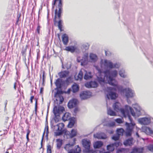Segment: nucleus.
I'll return each mask as SVG.
<instances>
[{"label": "nucleus", "instance_id": "nucleus-1", "mask_svg": "<svg viewBox=\"0 0 153 153\" xmlns=\"http://www.w3.org/2000/svg\"><path fill=\"white\" fill-rule=\"evenodd\" d=\"M121 105L118 102H116L114 103L113 105L114 109L117 112H120L121 114L124 117H128L131 123L126 122V135L127 137L131 136L133 131L135 125L134 123H132L133 120L130 116L129 115V111L127 109L121 108Z\"/></svg>", "mask_w": 153, "mask_h": 153}, {"label": "nucleus", "instance_id": "nucleus-2", "mask_svg": "<svg viewBox=\"0 0 153 153\" xmlns=\"http://www.w3.org/2000/svg\"><path fill=\"white\" fill-rule=\"evenodd\" d=\"M53 7L54 8L55 5L56 4L57 2H58V5L56 6V8L55 10V16L54 19V24H55L57 23L56 18L57 17L59 20L58 23V27L60 30V31L62 30V21L60 19L61 17V14L62 13V1L63 0H53Z\"/></svg>", "mask_w": 153, "mask_h": 153}, {"label": "nucleus", "instance_id": "nucleus-3", "mask_svg": "<svg viewBox=\"0 0 153 153\" xmlns=\"http://www.w3.org/2000/svg\"><path fill=\"white\" fill-rule=\"evenodd\" d=\"M105 74L104 78L102 79L101 78H98L99 82L100 83H101L102 82L104 83L105 82V78L106 77L108 83L110 85L113 86L115 85H112L111 83H114V81L113 80H115L117 83V82L114 79H113L114 77H116L117 74V71L114 70L112 71L110 73L109 70H106L104 71Z\"/></svg>", "mask_w": 153, "mask_h": 153}, {"label": "nucleus", "instance_id": "nucleus-4", "mask_svg": "<svg viewBox=\"0 0 153 153\" xmlns=\"http://www.w3.org/2000/svg\"><path fill=\"white\" fill-rule=\"evenodd\" d=\"M113 81H114V82L111 83V84L115 86V90L118 89V90L121 92H125V96L127 98L132 97L134 96V92L131 89L129 88H123L122 86L118 85V83L115 80H114Z\"/></svg>", "mask_w": 153, "mask_h": 153}, {"label": "nucleus", "instance_id": "nucleus-5", "mask_svg": "<svg viewBox=\"0 0 153 153\" xmlns=\"http://www.w3.org/2000/svg\"><path fill=\"white\" fill-rule=\"evenodd\" d=\"M113 88L111 87H108L107 91L109 92L108 94H107L106 96L108 99H109V97L111 99H115L118 97V95L115 92H112L113 91H116L118 89L116 90H115V88H116L115 86H114Z\"/></svg>", "mask_w": 153, "mask_h": 153}, {"label": "nucleus", "instance_id": "nucleus-6", "mask_svg": "<svg viewBox=\"0 0 153 153\" xmlns=\"http://www.w3.org/2000/svg\"><path fill=\"white\" fill-rule=\"evenodd\" d=\"M63 92L62 91L57 89L54 95V97L56 98V100L57 102L59 101V104H62L64 100V98L62 96Z\"/></svg>", "mask_w": 153, "mask_h": 153}, {"label": "nucleus", "instance_id": "nucleus-7", "mask_svg": "<svg viewBox=\"0 0 153 153\" xmlns=\"http://www.w3.org/2000/svg\"><path fill=\"white\" fill-rule=\"evenodd\" d=\"M76 129H73L70 132L69 131H66L65 132V135L66 136L67 138H72L76 136L77 134Z\"/></svg>", "mask_w": 153, "mask_h": 153}, {"label": "nucleus", "instance_id": "nucleus-8", "mask_svg": "<svg viewBox=\"0 0 153 153\" xmlns=\"http://www.w3.org/2000/svg\"><path fill=\"white\" fill-rule=\"evenodd\" d=\"M58 128L57 130L58 131L55 132V135L59 136L62 134L63 133L62 129L64 127V124L63 123H60L56 125Z\"/></svg>", "mask_w": 153, "mask_h": 153}, {"label": "nucleus", "instance_id": "nucleus-9", "mask_svg": "<svg viewBox=\"0 0 153 153\" xmlns=\"http://www.w3.org/2000/svg\"><path fill=\"white\" fill-rule=\"evenodd\" d=\"M104 65L107 68L111 69L118 68V65L117 64H113L111 61L107 60H104Z\"/></svg>", "mask_w": 153, "mask_h": 153}, {"label": "nucleus", "instance_id": "nucleus-10", "mask_svg": "<svg viewBox=\"0 0 153 153\" xmlns=\"http://www.w3.org/2000/svg\"><path fill=\"white\" fill-rule=\"evenodd\" d=\"M64 108L61 106H55L53 108V112L55 116H59L60 112L63 111Z\"/></svg>", "mask_w": 153, "mask_h": 153}, {"label": "nucleus", "instance_id": "nucleus-11", "mask_svg": "<svg viewBox=\"0 0 153 153\" xmlns=\"http://www.w3.org/2000/svg\"><path fill=\"white\" fill-rule=\"evenodd\" d=\"M78 102V100L76 99H73L70 100L68 102V106L70 108L75 107L77 106Z\"/></svg>", "mask_w": 153, "mask_h": 153}, {"label": "nucleus", "instance_id": "nucleus-12", "mask_svg": "<svg viewBox=\"0 0 153 153\" xmlns=\"http://www.w3.org/2000/svg\"><path fill=\"white\" fill-rule=\"evenodd\" d=\"M73 142L72 143L70 142L67 144H66L65 147V149L67 151H69V150H71L73 146L76 143V139H74L72 140Z\"/></svg>", "mask_w": 153, "mask_h": 153}, {"label": "nucleus", "instance_id": "nucleus-13", "mask_svg": "<svg viewBox=\"0 0 153 153\" xmlns=\"http://www.w3.org/2000/svg\"><path fill=\"white\" fill-rule=\"evenodd\" d=\"M85 86L88 88H96L98 85V83L95 81H91L89 82L86 83L85 84Z\"/></svg>", "mask_w": 153, "mask_h": 153}, {"label": "nucleus", "instance_id": "nucleus-14", "mask_svg": "<svg viewBox=\"0 0 153 153\" xmlns=\"http://www.w3.org/2000/svg\"><path fill=\"white\" fill-rule=\"evenodd\" d=\"M119 145V143H114L110 144L107 146V150L109 152H112L114 149V146H118Z\"/></svg>", "mask_w": 153, "mask_h": 153}, {"label": "nucleus", "instance_id": "nucleus-15", "mask_svg": "<svg viewBox=\"0 0 153 153\" xmlns=\"http://www.w3.org/2000/svg\"><path fill=\"white\" fill-rule=\"evenodd\" d=\"M94 136L95 138L98 139H105L107 138L106 134L105 133L102 132L97 133L94 135Z\"/></svg>", "mask_w": 153, "mask_h": 153}, {"label": "nucleus", "instance_id": "nucleus-16", "mask_svg": "<svg viewBox=\"0 0 153 153\" xmlns=\"http://www.w3.org/2000/svg\"><path fill=\"white\" fill-rule=\"evenodd\" d=\"M82 144L84 147L85 149L89 150L90 148L91 143L89 141L84 139L82 140Z\"/></svg>", "mask_w": 153, "mask_h": 153}, {"label": "nucleus", "instance_id": "nucleus-17", "mask_svg": "<svg viewBox=\"0 0 153 153\" xmlns=\"http://www.w3.org/2000/svg\"><path fill=\"white\" fill-rule=\"evenodd\" d=\"M133 138H130L126 140L123 142L124 144L126 146H131L133 144Z\"/></svg>", "mask_w": 153, "mask_h": 153}, {"label": "nucleus", "instance_id": "nucleus-18", "mask_svg": "<svg viewBox=\"0 0 153 153\" xmlns=\"http://www.w3.org/2000/svg\"><path fill=\"white\" fill-rule=\"evenodd\" d=\"M69 73V72L68 71H65L60 72L59 75L60 78H65L68 75Z\"/></svg>", "mask_w": 153, "mask_h": 153}, {"label": "nucleus", "instance_id": "nucleus-19", "mask_svg": "<svg viewBox=\"0 0 153 153\" xmlns=\"http://www.w3.org/2000/svg\"><path fill=\"white\" fill-rule=\"evenodd\" d=\"M62 41L64 45H67L68 42V38L66 34H64L62 36Z\"/></svg>", "mask_w": 153, "mask_h": 153}, {"label": "nucleus", "instance_id": "nucleus-20", "mask_svg": "<svg viewBox=\"0 0 153 153\" xmlns=\"http://www.w3.org/2000/svg\"><path fill=\"white\" fill-rule=\"evenodd\" d=\"M76 49V48L74 46H69L66 47L65 50L71 52V53H74Z\"/></svg>", "mask_w": 153, "mask_h": 153}, {"label": "nucleus", "instance_id": "nucleus-21", "mask_svg": "<svg viewBox=\"0 0 153 153\" xmlns=\"http://www.w3.org/2000/svg\"><path fill=\"white\" fill-rule=\"evenodd\" d=\"M88 93V92L87 91L83 92L80 94V97L84 100L88 98L89 97Z\"/></svg>", "mask_w": 153, "mask_h": 153}, {"label": "nucleus", "instance_id": "nucleus-22", "mask_svg": "<svg viewBox=\"0 0 153 153\" xmlns=\"http://www.w3.org/2000/svg\"><path fill=\"white\" fill-rule=\"evenodd\" d=\"M72 90L73 93L78 91L79 89V86L76 83H74L72 86Z\"/></svg>", "mask_w": 153, "mask_h": 153}, {"label": "nucleus", "instance_id": "nucleus-23", "mask_svg": "<svg viewBox=\"0 0 153 153\" xmlns=\"http://www.w3.org/2000/svg\"><path fill=\"white\" fill-rule=\"evenodd\" d=\"M103 145L101 141H97L95 142L94 144V146L95 148H99L101 147Z\"/></svg>", "mask_w": 153, "mask_h": 153}, {"label": "nucleus", "instance_id": "nucleus-24", "mask_svg": "<svg viewBox=\"0 0 153 153\" xmlns=\"http://www.w3.org/2000/svg\"><path fill=\"white\" fill-rule=\"evenodd\" d=\"M88 54H85L83 57L84 60H83V59L81 60V65H84L87 63L88 61Z\"/></svg>", "mask_w": 153, "mask_h": 153}, {"label": "nucleus", "instance_id": "nucleus-25", "mask_svg": "<svg viewBox=\"0 0 153 153\" xmlns=\"http://www.w3.org/2000/svg\"><path fill=\"white\" fill-rule=\"evenodd\" d=\"M74 77L75 79L76 80H81L83 77L82 72L81 71H80L79 72L78 75L77 76H75Z\"/></svg>", "mask_w": 153, "mask_h": 153}, {"label": "nucleus", "instance_id": "nucleus-26", "mask_svg": "<svg viewBox=\"0 0 153 153\" xmlns=\"http://www.w3.org/2000/svg\"><path fill=\"white\" fill-rule=\"evenodd\" d=\"M62 82V80L59 78H58L56 79L55 82V84L57 88H61L62 87L61 84Z\"/></svg>", "mask_w": 153, "mask_h": 153}, {"label": "nucleus", "instance_id": "nucleus-27", "mask_svg": "<svg viewBox=\"0 0 153 153\" xmlns=\"http://www.w3.org/2000/svg\"><path fill=\"white\" fill-rule=\"evenodd\" d=\"M92 77L91 72H87L86 71V73L84 76L85 79L87 80L91 79Z\"/></svg>", "mask_w": 153, "mask_h": 153}, {"label": "nucleus", "instance_id": "nucleus-28", "mask_svg": "<svg viewBox=\"0 0 153 153\" xmlns=\"http://www.w3.org/2000/svg\"><path fill=\"white\" fill-rule=\"evenodd\" d=\"M56 147L57 148L59 149L61 147L62 145V140L60 139H58L56 140Z\"/></svg>", "mask_w": 153, "mask_h": 153}, {"label": "nucleus", "instance_id": "nucleus-29", "mask_svg": "<svg viewBox=\"0 0 153 153\" xmlns=\"http://www.w3.org/2000/svg\"><path fill=\"white\" fill-rule=\"evenodd\" d=\"M65 82L67 85H68L73 82V78L71 76H69L66 79Z\"/></svg>", "mask_w": 153, "mask_h": 153}, {"label": "nucleus", "instance_id": "nucleus-30", "mask_svg": "<svg viewBox=\"0 0 153 153\" xmlns=\"http://www.w3.org/2000/svg\"><path fill=\"white\" fill-rule=\"evenodd\" d=\"M143 149L140 148H134L131 153H141L142 152Z\"/></svg>", "mask_w": 153, "mask_h": 153}, {"label": "nucleus", "instance_id": "nucleus-31", "mask_svg": "<svg viewBox=\"0 0 153 153\" xmlns=\"http://www.w3.org/2000/svg\"><path fill=\"white\" fill-rule=\"evenodd\" d=\"M125 107L126 108V109H127L128 111H129V110L128 109V108L129 109L130 111L131 114L133 116L135 117V113L134 112V110L132 109V108L131 107H129L127 105H125ZM129 115L130 116L129 114Z\"/></svg>", "mask_w": 153, "mask_h": 153}, {"label": "nucleus", "instance_id": "nucleus-32", "mask_svg": "<svg viewBox=\"0 0 153 153\" xmlns=\"http://www.w3.org/2000/svg\"><path fill=\"white\" fill-rule=\"evenodd\" d=\"M124 131V130L123 128L117 129V130L116 134L119 137L120 136H123Z\"/></svg>", "mask_w": 153, "mask_h": 153}, {"label": "nucleus", "instance_id": "nucleus-33", "mask_svg": "<svg viewBox=\"0 0 153 153\" xmlns=\"http://www.w3.org/2000/svg\"><path fill=\"white\" fill-rule=\"evenodd\" d=\"M90 57L91 60L94 62L96 61L97 59V56L95 54L93 53L90 54Z\"/></svg>", "mask_w": 153, "mask_h": 153}, {"label": "nucleus", "instance_id": "nucleus-34", "mask_svg": "<svg viewBox=\"0 0 153 153\" xmlns=\"http://www.w3.org/2000/svg\"><path fill=\"white\" fill-rule=\"evenodd\" d=\"M27 46L26 45L25 47H23L21 51V53L22 56H25L26 53L27 51Z\"/></svg>", "mask_w": 153, "mask_h": 153}, {"label": "nucleus", "instance_id": "nucleus-35", "mask_svg": "<svg viewBox=\"0 0 153 153\" xmlns=\"http://www.w3.org/2000/svg\"><path fill=\"white\" fill-rule=\"evenodd\" d=\"M45 132H46V133H47V134L48 133V126H46L45 127V130L43 132L42 138V139L41 141V144L42 146L43 137H44L45 133Z\"/></svg>", "mask_w": 153, "mask_h": 153}, {"label": "nucleus", "instance_id": "nucleus-36", "mask_svg": "<svg viewBox=\"0 0 153 153\" xmlns=\"http://www.w3.org/2000/svg\"><path fill=\"white\" fill-rule=\"evenodd\" d=\"M108 114L111 116H115L116 115V114L115 112L113 111L111 109H109L108 110Z\"/></svg>", "mask_w": 153, "mask_h": 153}, {"label": "nucleus", "instance_id": "nucleus-37", "mask_svg": "<svg viewBox=\"0 0 153 153\" xmlns=\"http://www.w3.org/2000/svg\"><path fill=\"white\" fill-rule=\"evenodd\" d=\"M145 132L147 134L152 133L153 131L152 129L149 127H146L145 129Z\"/></svg>", "mask_w": 153, "mask_h": 153}, {"label": "nucleus", "instance_id": "nucleus-38", "mask_svg": "<svg viewBox=\"0 0 153 153\" xmlns=\"http://www.w3.org/2000/svg\"><path fill=\"white\" fill-rule=\"evenodd\" d=\"M141 120L142 123L144 125H147L149 123V120L147 118H143Z\"/></svg>", "mask_w": 153, "mask_h": 153}, {"label": "nucleus", "instance_id": "nucleus-39", "mask_svg": "<svg viewBox=\"0 0 153 153\" xmlns=\"http://www.w3.org/2000/svg\"><path fill=\"white\" fill-rule=\"evenodd\" d=\"M89 46L90 45L88 43H85L82 44V47L83 48L87 50L88 49Z\"/></svg>", "mask_w": 153, "mask_h": 153}, {"label": "nucleus", "instance_id": "nucleus-40", "mask_svg": "<svg viewBox=\"0 0 153 153\" xmlns=\"http://www.w3.org/2000/svg\"><path fill=\"white\" fill-rule=\"evenodd\" d=\"M75 153H79L81 152V149L78 146H76L75 149L74 150Z\"/></svg>", "mask_w": 153, "mask_h": 153}, {"label": "nucleus", "instance_id": "nucleus-41", "mask_svg": "<svg viewBox=\"0 0 153 153\" xmlns=\"http://www.w3.org/2000/svg\"><path fill=\"white\" fill-rule=\"evenodd\" d=\"M119 75L120 76L123 77L125 78L126 77V75L125 74V71L123 70H121L119 71Z\"/></svg>", "mask_w": 153, "mask_h": 153}, {"label": "nucleus", "instance_id": "nucleus-42", "mask_svg": "<svg viewBox=\"0 0 153 153\" xmlns=\"http://www.w3.org/2000/svg\"><path fill=\"white\" fill-rule=\"evenodd\" d=\"M74 124V122L73 120H71L68 124V127L71 128L73 127Z\"/></svg>", "mask_w": 153, "mask_h": 153}, {"label": "nucleus", "instance_id": "nucleus-43", "mask_svg": "<svg viewBox=\"0 0 153 153\" xmlns=\"http://www.w3.org/2000/svg\"><path fill=\"white\" fill-rule=\"evenodd\" d=\"M41 28V26H40L39 23H38L37 24V26L36 29V31L39 34H40V30Z\"/></svg>", "mask_w": 153, "mask_h": 153}, {"label": "nucleus", "instance_id": "nucleus-44", "mask_svg": "<svg viewBox=\"0 0 153 153\" xmlns=\"http://www.w3.org/2000/svg\"><path fill=\"white\" fill-rule=\"evenodd\" d=\"M120 138V137L119 135H117V134L116 135H114L112 137V139L115 141H117Z\"/></svg>", "mask_w": 153, "mask_h": 153}, {"label": "nucleus", "instance_id": "nucleus-45", "mask_svg": "<svg viewBox=\"0 0 153 153\" xmlns=\"http://www.w3.org/2000/svg\"><path fill=\"white\" fill-rule=\"evenodd\" d=\"M47 153H51V146L48 145L47 146Z\"/></svg>", "mask_w": 153, "mask_h": 153}, {"label": "nucleus", "instance_id": "nucleus-46", "mask_svg": "<svg viewBox=\"0 0 153 153\" xmlns=\"http://www.w3.org/2000/svg\"><path fill=\"white\" fill-rule=\"evenodd\" d=\"M115 121L119 123H123V121L120 118H117L115 120Z\"/></svg>", "mask_w": 153, "mask_h": 153}, {"label": "nucleus", "instance_id": "nucleus-47", "mask_svg": "<svg viewBox=\"0 0 153 153\" xmlns=\"http://www.w3.org/2000/svg\"><path fill=\"white\" fill-rule=\"evenodd\" d=\"M35 100L36 101L35 103V113L36 114V112L37 111V100L36 99H35Z\"/></svg>", "mask_w": 153, "mask_h": 153}, {"label": "nucleus", "instance_id": "nucleus-48", "mask_svg": "<svg viewBox=\"0 0 153 153\" xmlns=\"http://www.w3.org/2000/svg\"><path fill=\"white\" fill-rule=\"evenodd\" d=\"M148 149L149 150L153 152V145H150L148 147Z\"/></svg>", "mask_w": 153, "mask_h": 153}, {"label": "nucleus", "instance_id": "nucleus-49", "mask_svg": "<svg viewBox=\"0 0 153 153\" xmlns=\"http://www.w3.org/2000/svg\"><path fill=\"white\" fill-rule=\"evenodd\" d=\"M58 117H59V116H55L54 117V120L55 122L57 123L59 122V119Z\"/></svg>", "mask_w": 153, "mask_h": 153}, {"label": "nucleus", "instance_id": "nucleus-50", "mask_svg": "<svg viewBox=\"0 0 153 153\" xmlns=\"http://www.w3.org/2000/svg\"><path fill=\"white\" fill-rule=\"evenodd\" d=\"M30 133V131L28 130L27 131V134L26 135V138L27 140V142L29 140V135Z\"/></svg>", "mask_w": 153, "mask_h": 153}, {"label": "nucleus", "instance_id": "nucleus-51", "mask_svg": "<svg viewBox=\"0 0 153 153\" xmlns=\"http://www.w3.org/2000/svg\"><path fill=\"white\" fill-rule=\"evenodd\" d=\"M34 96H32L30 98V103H33V100L34 99Z\"/></svg>", "mask_w": 153, "mask_h": 153}, {"label": "nucleus", "instance_id": "nucleus-52", "mask_svg": "<svg viewBox=\"0 0 153 153\" xmlns=\"http://www.w3.org/2000/svg\"><path fill=\"white\" fill-rule=\"evenodd\" d=\"M45 72L44 71H42V80L43 81H44L45 76Z\"/></svg>", "mask_w": 153, "mask_h": 153}, {"label": "nucleus", "instance_id": "nucleus-53", "mask_svg": "<svg viewBox=\"0 0 153 153\" xmlns=\"http://www.w3.org/2000/svg\"><path fill=\"white\" fill-rule=\"evenodd\" d=\"M43 91H44V88L43 87H41L40 88V93L41 94H43Z\"/></svg>", "mask_w": 153, "mask_h": 153}, {"label": "nucleus", "instance_id": "nucleus-54", "mask_svg": "<svg viewBox=\"0 0 153 153\" xmlns=\"http://www.w3.org/2000/svg\"><path fill=\"white\" fill-rule=\"evenodd\" d=\"M19 16L17 17V21H16V25H17L18 24V22H19Z\"/></svg>", "mask_w": 153, "mask_h": 153}, {"label": "nucleus", "instance_id": "nucleus-55", "mask_svg": "<svg viewBox=\"0 0 153 153\" xmlns=\"http://www.w3.org/2000/svg\"><path fill=\"white\" fill-rule=\"evenodd\" d=\"M67 115V114H65L64 115V116L63 117L65 118V117ZM69 119V118L68 117H67V118H66V119H65V118H64L65 120H68V119Z\"/></svg>", "mask_w": 153, "mask_h": 153}, {"label": "nucleus", "instance_id": "nucleus-56", "mask_svg": "<svg viewBox=\"0 0 153 153\" xmlns=\"http://www.w3.org/2000/svg\"><path fill=\"white\" fill-rule=\"evenodd\" d=\"M16 83L15 82L14 84L13 88L15 90H16Z\"/></svg>", "mask_w": 153, "mask_h": 153}, {"label": "nucleus", "instance_id": "nucleus-57", "mask_svg": "<svg viewBox=\"0 0 153 153\" xmlns=\"http://www.w3.org/2000/svg\"><path fill=\"white\" fill-rule=\"evenodd\" d=\"M7 103V100H6V101L5 102L4 104H5V108H6V105Z\"/></svg>", "mask_w": 153, "mask_h": 153}, {"label": "nucleus", "instance_id": "nucleus-58", "mask_svg": "<svg viewBox=\"0 0 153 153\" xmlns=\"http://www.w3.org/2000/svg\"><path fill=\"white\" fill-rule=\"evenodd\" d=\"M68 153H75V152L74 150H71L70 151L68 152Z\"/></svg>", "mask_w": 153, "mask_h": 153}, {"label": "nucleus", "instance_id": "nucleus-59", "mask_svg": "<svg viewBox=\"0 0 153 153\" xmlns=\"http://www.w3.org/2000/svg\"><path fill=\"white\" fill-rule=\"evenodd\" d=\"M136 135L137 137L139 138L140 137L139 135L137 132H136Z\"/></svg>", "mask_w": 153, "mask_h": 153}, {"label": "nucleus", "instance_id": "nucleus-60", "mask_svg": "<svg viewBox=\"0 0 153 153\" xmlns=\"http://www.w3.org/2000/svg\"><path fill=\"white\" fill-rule=\"evenodd\" d=\"M71 91V89H70V88L67 91V93L68 94H69L70 92Z\"/></svg>", "mask_w": 153, "mask_h": 153}, {"label": "nucleus", "instance_id": "nucleus-61", "mask_svg": "<svg viewBox=\"0 0 153 153\" xmlns=\"http://www.w3.org/2000/svg\"><path fill=\"white\" fill-rule=\"evenodd\" d=\"M105 55L106 56H107V51H105Z\"/></svg>", "mask_w": 153, "mask_h": 153}, {"label": "nucleus", "instance_id": "nucleus-62", "mask_svg": "<svg viewBox=\"0 0 153 153\" xmlns=\"http://www.w3.org/2000/svg\"><path fill=\"white\" fill-rule=\"evenodd\" d=\"M58 38H59V39H60V36H59V34H58Z\"/></svg>", "mask_w": 153, "mask_h": 153}, {"label": "nucleus", "instance_id": "nucleus-63", "mask_svg": "<svg viewBox=\"0 0 153 153\" xmlns=\"http://www.w3.org/2000/svg\"><path fill=\"white\" fill-rule=\"evenodd\" d=\"M6 153H9V152H6Z\"/></svg>", "mask_w": 153, "mask_h": 153}, {"label": "nucleus", "instance_id": "nucleus-64", "mask_svg": "<svg viewBox=\"0 0 153 153\" xmlns=\"http://www.w3.org/2000/svg\"><path fill=\"white\" fill-rule=\"evenodd\" d=\"M120 151H121V150H119Z\"/></svg>", "mask_w": 153, "mask_h": 153}]
</instances>
